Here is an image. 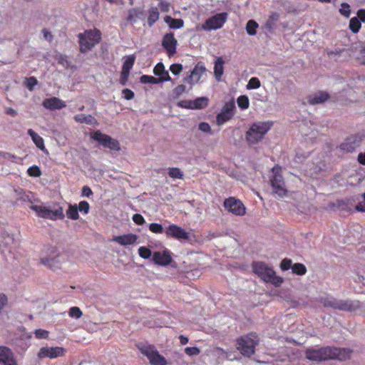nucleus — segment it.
Returning <instances> with one entry per match:
<instances>
[{"label":"nucleus","instance_id":"1","mask_svg":"<svg viewBox=\"0 0 365 365\" xmlns=\"http://www.w3.org/2000/svg\"><path fill=\"white\" fill-rule=\"evenodd\" d=\"M351 352V350L348 349L325 346L319 349H307L305 356L311 361H322L331 359L345 361L350 357Z\"/></svg>","mask_w":365,"mask_h":365},{"label":"nucleus","instance_id":"2","mask_svg":"<svg viewBox=\"0 0 365 365\" xmlns=\"http://www.w3.org/2000/svg\"><path fill=\"white\" fill-rule=\"evenodd\" d=\"M252 268L254 273L265 282H270L274 286L279 287L284 281L281 277L276 276L273 268L265 262H253Z\"/></svg>","mask_w":365,"mask_h":365},{"label":"nucleus","instance_id":"3","mask_svg":"<svg viewBox=\"0 0 365 365\" xmlns=\"http://www.w3.org/2000/svg\"><path fill=\"white\" fill-rule=\"evenodd\" d=\"M79 38V50L86 53L98 44L102 38V34L98 29H88L78 34Z\"/></svg>","mask_w":365,"mask_h":365},{"label":"nucleus","instance_id":"4","mask_svg":"<svg viewBox=\"0 0 365 365\" xmlns=\"http://www.w3.org/2000/svg\"><path fill=\"white\" fill-rule=\"evenodd\" d=\"M320 302L325 307L346 312H354L361 307V303L359 301L341 300L334 297H322Z\"/></svg>","mask_w":365,"mask_h":365},{"label":"nucleus","instance_id":"5","mask_svg":"<svg viewBox=\"0 0 365 365\" xmlns=\"http://www.w3.org/2000/svg\"><path fill=\"white\" fill-rule=\"evenodd\" d=\"M272 125L269 122H257L251 125L246 132L245 138L249 144H257L262 140Z\"/></svg>","mask_w":365,"mask_h":365},{"label":"nucleus","instance_id":"6","mask_svg":"<svg viewBox=\"0 0 365 365\" xmlns=\"http://www.w3.org/2000/svg\"><path fill=\"white\" fill-rule=\"evenodd\" d=\"M258 336L256 333L241 336L237 339L236 348L246 357H250L255 352V347L258 344Z\"/></svg>","mask_w":365,"mask_h":365},{"label":"nucleus","instance_id":"7","mask_svg":"<svg viewBox=\"0 0 365 365\" xmlns=\"http://www.w3.org/2000/svg\"><path fill=\"white\" fill-rule=\"evenodd\" d=\"M136 346L148 358L151 365H168L165 358L160 354L154 345L140 343Z\"/></svg>","mask_w":365,"mask_h":365},{"label":"nucleus","instance_id":"8","mask_svg":"<svg viewBox=\"0 0 365 365\" xmlns=\"http://www.w3.org/2000/svg\"><path fill=\"white\" fill-rule=\"evenodd\" d=\"M272 171L273 175L270 179V183L273 191L280 197H283L287 195V190L285 188L284 178L281 174L282 168L280 166L276 165L272 168Z\"/></svg>","mask_w":365,"mask_h":365},{"label":"nucleus","instance_id":"9","mask_svg":"<svg viewBox=\"0 0 365 365\" xmlns=\"http://www.w3.org/2000/svg\"><path fill=\"white\" fill-rule=\"evenodd\" d=\"M31 209L34 210L37 215L44 219L51 220H63L65 217L63 207H59L55 210H52L47 207L41 205H33Z\"/></svg>","mask_w":365,"mask_h":365},{"label":"nucleus","instance_id":"10","mask_svg":"<svg viewBox=\"0 0 365 365\" xmlns=\"http://www.w3.org/2000/svg\"><path fill=\"white\" fill-rule=\"evenodd\" d=\"M46 253L48 254L46 256L40 258V263L53 270L59 269L61 265L60 254L56 247H48Z\"/></svg>","mask_w":365,"mask_h":365},{"label":"nucleus","instance_id":"11","mask_svg":"<svg viewBox=\"0 0 365 365\" xmlns=\"http://www.w3.org/2000/svg\"><path fill=\"white\" fill-rule=\"evenodd\" d=\"M223 206L227 212L236 216H244L246 213V207L242 202L234 197L226 198Z\"/></svg>","mask_w":365,"mask_h":365},{"label":"nucleus","instance_id":"12","mask_svg":"<svg viewBox=\"0 0 365 365\" xmlns=\"http://www.w3.org/2000/svg\"><path fill=\"white\" fill-rule=\"evenodd\" d=\"M227 19V14L225 12L217 14L205 20L202 24V29L204 31L216 30L222 28Z\"/></svg>","mask_w":365,"mask_h":365},{"label":"nucleus","instance_id":"13","mask_svg":"<svg viewBox=\"0 0 365 365\" xmlns=\"http://www.w3.org/2000/svg\"><path fill=\"white\" fill-rule=\"evenodd\" d=\"M92 138L101 144L104 148H107L115 151H119L120 150V143L117 140L112 138L108 135L102 133L99 130L94 132Z\"/></svg>","mask_w":365,"mask_h":365},{"label":"nucleus","instance_id":"14","mask_svg":"<svg viewBox=\"0 0 365 365\" xmlns=\"http://www.w3.org/2000/svg\"><path fill=\"white\" fill-rule=\"evenodd\" d=\"M66 354V349L63 347L55 346L49 347L44 346L40 349L38 352V359L50 358L55 359L59 356H63Z\"/></svg>","mask_w":365,"mask_h":365},{"label":"nucleus","instance_id":"15","mask_svg":"<svg viewBox=\"0 0 365 365\" xmlns=\"http://www.w3.org/2000/svg\"><path fill=\"white\" fill-rule=\"evenodd\" d=\"M235 108L234 102L226 103L222 108V110L216 116V123L218 125H221L230 120L233 115Z\"/></svg>","mask_w":365,"mask_h":365},{"label":"nucleus","instance_id":"16","mask_svg":"<svg viewBox=\"0 0 365 365\" xmlns=\"http://www.w3.org/2000/svg\"><path fill=\"white\" fill-rule=\"evenodd\" d=\"M363 138L364 135L361 134L350 135L345 139L344 142L340 144L339 148L347 153H352L359 146Z\"/></svg>","mask_w":365,"mask_h":365},{"label":"nucleus","instance_id":"17","mask_svg":"<svg viewBox=\"0 0 365 365\" xmlns=\"http://www.w3.org/2000/svg\"><path fill=\"white\" fill-rule=\"evenodd\" d=\"M165 235L168 237H172L177 240H188L189 233L181 227L172 224L167 227L165 230Z\"/></svg>","mask_w":365,"mask_h":365},{"label":"nucleus","instance_id":"18","mask_svg":"<svg viewBox=\"0 0 365 365\" xmlns=\"http://www.w3.org/2000/svg\"><path fill=\"white\" fill-rule=\"evenodd\" d=\"M177 44L178 41L173 33L170 32L164 35L162 41V46L169 57H171L176 53Z\"/></svg>","mask_w":365,"mask_h":365},{"label":"nucleus","instance_id":"19","mask_svg":"<svg viewBox=\"0 0 365 365\" xmlns=\"http://www.w3.org/2000/svg\"><path fill=\"white\" fill-rule=\"evenodd\" d=\"M0 364L19 365L14 352L7 346H0Z\"/></svg>","mask_w":365,"mask_h":365},{"label":"nucleus","instance_id":"20","mask_svg":"<svg viewBox=\"0 0 365 365\" xmlns=\"http://www.w3.org/2000/svg\"><path fill=\"white\" fill-rule=\"evenodd\" d=\"M153 260L157 264L166 266L171 262L172 257L170 252L168 250H164L162 252L158 251L153 253Z\"/></svg>","mask_w":365,"mask_h":365},{"label":"nucleus","instance_id":"21","mask_svg":"<svg viewBox=\"0 0 365 365\" xmlns=\"http://www.w3.org/2000/svg\"><path fill=\"white\" fill-rule=\"evenodd\" d=\"M43 106L48 110H53L56 109H61L66 106V103L56 97L46 98L42 103Z\"/></svg>","mask_w":365,"mask_h":365},{"label":"nucleus","instance_id":"22","mask_svg":"<svg viewBox=\"0 0 365 365\" xmlns=\"http://www.w3.org/2000/svg\"><path fill=\"white\" fill-rule=\"evenodd\" d=\"M138 239V236L135 234H125L119 236H114L113 238V241L117 242L118 244L126 246L135 244Z\"/></svg>","mask_w":365,"mask_h":365},{"label":"nucleus","instance_id":"23","mask_svg":"<svg viewBox=\"0 0 365 365\" xmlns=\"http://www.w3.org/2000/svg\"><path fill=\"white\" fill-rule=\"evenodd\" d=\"M206 68L202 62H198L192 71L188 78L190 83H198L202 75L205 74Z\"/></svg>","mask_w":365,"mask_h":365},{"label":"nucleus","instance_id":"24","mask_svg":"<svg viewBox=\"0 0 365 365\" xmlns=\"http://www.w3.org/2000/svg\"><path fill=\"white\" fill-rule=\"evenodd\" d=\"M153 73L162 80V83L165 81H172L169 73L165 69L164 64L161 62L158 63L153 68Z\"/></svg>","mask_w":365,"mask_h":365},{"label":"nucleus","instance_id":"25","mask_svg":"<svg viewBox=\"0 0 365 365\" xmlns=\"http://www.w3.org/2000/svg\"><path fill=\"white\" fill-rule=\"evenodd\" d=\"M329 98L328 93L324 91H319L314 93L313 96L308 97V103L310 105H315L324 103Z\"/></svg>","mask_w":365,"mask_h":365},{"label":"nucleus","instance_id":"26","mask_svg":"<svg viewBox=\"0 0 365 365\" xmlns=\"http://www.w3.org/2000/svg\"><path fill=\"white\" fill-rule=\"evenodd\" d=\"M27 133L29 135L31 136L33 142L35 143L36 146L38 148H39L42 151L46 150L44 140L38 133H36L32 129H29Z\"/></svg>","mask_w":365,"mask_h":365},{"label":"nucleus","instance_id":"27","mask_svg":"<svg viewBox=\"0 0 365 365\" xmlns=\"http://www.w3.org/2000/svg\"><path fill=\"white\" fill-rule=\"evenodd\" d=\"M224 61L222 57H217L214 66V74L217 81H220L224 73Z\"/></svg>","mask_w":365,"mask_h":365},{"label":"nucleus","instance_id":"28","mask_svg":"<svg viewBox=\"0 0 365 365\" xmlns=\"http://www.w3.org/2000/svg\"><path fill=\"white\" fill-rule=\"evenodd\" d=\"M73 119L77 123H86L87 125H96V119L91 115L78 114L73 117Z\"/></svg>","mask_w":365,"mask_h":365},{"label":"nucleus","instance_id":"29","mask_svg":"<svg viewBox=\"0 0 365 365\" xmlns=\"http://www.w3.org/2000/svg\"><path fill=\"white\" fill-rule=\"evenodd\" d=\"M165 22L168 24L169 27L172 29H178L183 26L184 21L181 19H173L170 16H165L164 18Z\"/></svg>","mask_w":365,"mask_h":365},{"label":"nucleus","instance_id":"30","mask_svg":"<svg viewBox=\"0 0 365 365\" xmlns=\"http://www.w3.org/2000/svg\"><path fill=\"white\" fill-rule=\"evenodd\" d=\"M192 109H202L209 104V98L207 97H199L192 101Z\"/></svg>","mask_w":365,"mask_h":365},{"label":"nucleus","instance_id":"31","mask_svg":"<svg viewBox=\"0 0 365 365\" xmlns=\"http://www.w3.org/2000/svg\"><path fill=\"white\" fill-rule=\"evenodd\" d=\"M160 13L158 9L152 7L148 11V24L150 27L153 26L154 24L159 19Z\"/></svg>","mask_w":365,"mask_h":365},{"label":"nucleus","instance_id":"32","mask_svg":"<svg viewBox=\"0 0 365 365\" xmlns=\"http://www.w3.org/2000/svg\"><path fill=\"white\" fill-rule=\"evenodd\" d=\"M143 11L137 9H130L126 19L127 21L135 23L138 19L143 16Z\"/></svg>","mask_w":365,"mask_h":365},{"label":"nucleus","instance_id":"33","mask_svg":"<svg viewBox=\"0 0 365 365\" xmlns=\"http://www.w3.org/2000/svg\"><path fill=\"white\" fill-rule=\"evenodd\" d=\"M66 215L69 219L76 220L79 218L78 210L77 207V205H68V208L66 210Z\"/></svg>","mask_w":365,"mask_h":365},{"label":"nucleus","instance_id":"34","mask_svg":"<svg viewBox=\"0 0 365 365\" xmlns=\"http://www.w3.org/2000/svg\"><path fill=\"white\" fill-rule=\"evenodd\" d=\"M361 27L360 20L356 17H353L349 21V29L353 34H357Z\"/></svg>","mask_w":365,"mask_h":365},{"label":"nucleus","instance_id":"35","mask_svg":"<svg viewBox=\"0 0 365 365\" xmlns=\"http://www.w3.org/2000/svg\"><path fill=\"white\" fill-rule=\"evenodd\" d=\"M168 174L173 179L182 180L184 177L183 172L178 168H170L168 170Z\"/></svg>","mask_w":365,"mask_h":365},{"label":"nucleus","instance_id":"36","mask_svg":"<svg viewBox=\"0 0 365 365\" xmlns=\"http://www.w3.org/2000/svg\"><path fill=\"white\" fill-rule=\"evenodd\" d=\"M135 61L134 55L128 56L123 62L122 70L130 72Z\"/></svg>","mask_w":365,"mask_h":365},{"label":"nucleus","instance_id":"37","mask_svg":"<svg viewBox=\"0 0 365 365\" xmlns=\"http://www.w3.org/2000/svg\"><path fill=\"white\" fill-rule=\"evenodd\" d=\"M292 271L294 274L302 276L306 274L307 268L302 263H295L292 267Z\"/></svg>","mask_w":365,"mask_h":365},{"label":"nucleus","instance_id":"38","mask_svg":"<svg viewBox=\"0 0 365 365\" xmlns=\"http://www.w3.org/2000/svg\"><path fill=\"white\" fill-rule=\"evenodd\" d=\"M140 82L142 83L158 84L162 83V80L152 76L143 75L140 77Z\"/></svg>","mask_w":365,"mask_h":365},{"label":"nucleus","instance_id":"39","mask_svg":"<svg viewBox=\"0 0 365 365\" xmlns=\"http://www.w3.org/2000/svg\"><path fill=\"white\" fill-rule=\"evenodd\" d=\"M237 103L238 106L242 110L248 108L250 106L249 98L247 96L245 95L238 97Z\"/></svg>","mask_w":365,"mask_h":365},{"label":"nucleus","instance_id":"40","mask_svg":"<svg viewBox=\"0 0 365 365\" xmlns=\"http://www.w3.org/2000/svg\"><path fill=\"white\" fill-rule=\"evenodd\" d=\"M258 27V24L254 20H250L246 25V31L249 35L256 34V29Z\"/></svg>","mask_w":365,"mask_h":365},{"label":"nucleus","instance_id":"41","mask_svg":"<svg viewBox=\"0 0 365 365\" xmlns=\"http://www.w3.org/2000/svg\"><path fill=\"white\" fill-rule=\"evenodd\" d=\"M68 315L71 318L80 319L83 316V312L78 307H72L69 309Z\"/></svg>","mask_w":365,"mask_h":365},{"label":"nucleus","instance_id":"42","mask_svg":"<svg viewBox=\"0 0 365 365\" xmlns=\"http://www.w3.org/2000/svg\"><path fill=\"white\" fill-rule=\"evenodd\" d=\"M261 86V83H260V81L259 80V78H256V77H252L250 79L247 85V89H257L258 88H259Z\"/></svg>","mask_w":365,"mask_h":365},{"label":"nucleus","instance_id":"43","mask_svg":"<svg viewBox=\"0 0 365 365\" xmlns=\"http://www.w3.org/2000/svg\"><path fill=\"white\" fill-rule=\"evenodd\" d=\"M138 254L143 259H148L152 255L151 250L145 246H142L138 249Z\"/></svg>","mask_w":365,"mask_h":365},{"label":"nucleus","instance_id":"44","mask_svg":"<svg viewBox=\"0 0 365 365\" xmlns=\"http://www.w3.org/2000/svg\"><path fill=\"white\" fill-rule=\"evenodd\" d=\"M339 13L346 18H349L351 14V8L347 3H342L339 9Z\"/></svg>","mask_w":365,"mask_h":365},{"label":"nucleus","instance_id":"45","mask_svg":"<svg viewBox=\"0 0 365 365\" xmlns=\"http://www.w3.org/2000/svg\"><path fill=\"white\" fill-rule=\"evenodd\" d=\"M27 173L31 177H40L41 175V171L38 166L33 165L29 167L27 170Z\"/></svg>","mask_w":365,"mask_h":365},{"label":"nucleus","instance_id":"46","mask_svg":"<svg viewBox=\"0 0 365 365\" xmlns=\"http://www.w3.org/2000/svg\"><path fill=\"white\" fill-rule=\"evenodd\" d=\"M149 230L152 232L155 233V234H161L163 232H165L162 225L158 224V223H155V222L150 224Z\"/></svg>","mask_w":365,"mask_h":365},{"label":"nucleus","instance_id":"47","mask_svg":"<svg viewBox=\"0 0 365 365\" xmlns=\"http://www.w3.org/2000/svg\"><path fill=\"white\" fill-rule=\"evenodd\" d=\"M38 84V81L35 77H30L26 79L25 85L29 91H33L35 86Z\"/></svg>","mask_w":365,"mask_h":365},{"label":"nucleus","instance_id":"48","mask_svg":"<svg viewBox=\"0 0 365 365\" xmlns=\"http://www.w3.org/2000/svg\"><path fill=\"white\" fill-rule=\"evenodd\" d=\"M77 207H78V210H79L80 212H81L84 214H88L89 212L90 205L87 201L83 200L79 202Z\"/></svg>","mask_w":365,"mask_h":365},{"label":"nucleus","instance_id":"49","mask_svg":"<svg viewBox=\"0 0 365 365\" xmlns=\"http://www.w3.org/2000/svg\"><path fill=\"white\" fill-rule=\"evenodd\" d=\"M185 353L188 356H197L200 353V350L196 346H187L185 349Z\"/></svg>","mask_w":365,"mask_h":365},{"label":"nucleus","instance_id":"50","mask_svg":"<svg viewBox=\"0 0 365 365\" xmlns=\"http://www.w3.org/2000/svg\"><path fill=\"white\" fill-rule=\"evenodd\" d=\"M182 70V66L180 63H173L170 66V71L174 75H178Z\"/></svg>","mask_w":365,"mask_h":365},{"label":"nucleus","instance_id":"51","mask_svg":"<svg viewBox=\"0 0 365 365\" xmlns=\"http://www.w3.org/2000/svg\"><path fill=\"white\" fill-rule=\"evenodd\" d=\"M34 334L37 339H47L48 337V331L41 329H36Z\"/></svg>","mask_w":365,"mask_h":365},{"label":"nucleus","instance_id":"52","mask_svg":"<svg viewBox=\"0 0 365 365\" xmlns=\"http://www.w3.org/2000/svg\"><path fill=\"white\" fill-rule=\"evenodd\" d=\"M292 262L289 259L285 258V259H282V261L281 262V264H280L281 269L284 270V271L289 269L292 267Z\"/></svg>","mask_w":365,"mask_h":365},{"label":"nucleus","instance_id":"53","mask_svg":"<svg viewBox=\"0 0 365 365\" xmlns=\"http://www.w3.org/2000/svg\"><path fill=\"white\" fill-rule=\"evenodd\" d=\"M186 91V86L183 84L178 85L173 90V93L176 97L180 96Z\"/></svg>","mask_w":365,"mask_h":365},{"label":"nucleus","instance_id":"54","mask_svg":"<svg viewBox=\"0 0 365 365\" xmlns=\"http://www.w3.org/2000/svg\"><path fill=\"white\" fill-rule=\"evenodd\" d=\"M129 76H130L129 71L122 70V71L120 73V80H119L120 83L123 86L125 85L128 81Z\"/></svg>","mask_w":365,"mask_h":365},{"label":"nucleus","instance_id":"55","mask_svg":"<svg viewBox=\"0 0 365 365\" xmlns=\"http://www.w3.org/2000/svg\"><path fill=\"white\" fill-rule=\"evenodd\" d=\"M123 98L126 100H131L134 98V93L133 91L128 88H125L122 91Z\"/></svg>","mask_w":365,"mask_h":365},{"label":"nucleus","instance_id":"56","mask_svg":"<svg viewBox=\"0 0 365 365\" xmlns=\"http://www.w3.org/2000/svg\"><path fill=\"white\" fill-rule=\"evenodd\" d=\"M133 220L138 225H141L145 223V219L140 214H134L133 215Z\"/></svg>","mask_w":365,"mask_h":365},{"label":"nucleus","instance_id":"57","mask_svg":"<svg viewBox=\"0 0 365 365\" xmlns=\"http://www.w3.org/2000/svg\"><path fill=\"white\" fill-rule=\"evenodd\" d=\"M199 130L204 133H210L211 127L207 123L202 122L199 124Z\"/></svg>","mask_w":365,"mask_h":365},{"label":"nucleus","instance_id":"58","mask_svg":"<svg viewBox=\"0 0 365 365\" xmlns=\"http://www.w3.org/2000/svg\"><path fill=\"white\" fill-rule=\"evenodd\" d=\"M364 201L359 202L357 205H356V210L358 212H365V192L363 195Z\"/></svg>","mask_w":365,"mask_h":365},{"label":"nucleus","instance_id":"59","mask_svg":"<svg viewBox=\"0 0 365 365\" xmlns=\"http://www.w3.org/2000/svg\"><path fill=\"white\" fill-rule=\"evenodd\" d=\"M192 101H181L178 103V106L182 108L192 109Z\"/></svg>","mask_w":365,"mask_h":365},{"label":"nucleus","instance_id":"60","mask_svg":"<svg viewBox=\"0 0 365 365\" xmlns=\"http://www.w3.org/2000/svg\"><path fill=\"white\" fill-rule=\"evenodd\" d=\"M356 14H357L356 18H358L361 22H365V9H359L357 11Z\"/></svg>","mask_w":365,"mask_h":365},{"label":"nucleus","instance_id":"61","mask_svg":"<svg viewBox=\"0 0 365 365\" xmlns=\"http://www.w3.org/2000/svg\"><path fill=\"white\" fill-rule=\"evenodd\" d=\"M159 6L163 12H167L169 10V4L163 0L160 1Z\"/></svg>","mask_w":365,"mask_h":365},{"label":"nucleus","instance_id":"62","mask_svg":"<svg viewBox=\"0 0 365 365\" xmlns=\"http://www.w3.org/2000/svg\"><path fill=\"white\" fill-rule=\"evenodd\" d=\"M93 195L91 189L88 186H84L82 188V195L89 197Z\"/></svg>","mask_w":365,"mask_h":365},{"label":"nucleus","instance_id":"63","mask_svg":"<svg viewBox=\"0 0 365 365\" xmlns=\"http://www.w3.org/2000/svg\"><path fill=\"white\" fill-rule=\"evenodd\" d=\"M42 33L43 34V37L45 38V39L48 40L49 41H52L53 36L48 30H47L46 29H43L42 30Z\"/></svg>","mask_w":365,"mask_h":365},{"label":"nucleus","instance_id":"64","mask_svg":"<svg viewBox=\"0 0 365 365\" xmlns=\"http://www.w3.org/2000/svg\"><path fill=\"white\" fill-rule=\"evenodd\" d=\"M358 161L360 164L365 165V153L359 154Z\"/></svg>","mask_w":365,"mask_h":365}]
</instances>
